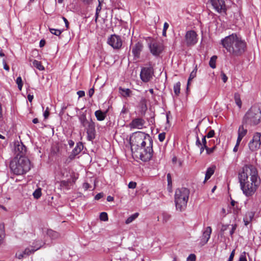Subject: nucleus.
I'll use <instances>...</instances> for the list:
<instances>
[{
  "label": "nucleus",
  "instance_id": "nucleus-1",
  "mask_svg": "<svg viewBox=\"0 0 261 261\" xmlns=\"http://www.w3.org/2000/svg\"><path fill=\"white\" fill-rule=\"evenodd\" d=\"M132 153L143 162H148L153 155V140L147 134L142 132L135 133L130 138Z\"/></svg>",
  "mask_w": 261,
  "mask_h": 261
},
{
  "label": "nucleus",
  "instance_id": "nucleus-64",
  "mask_svg": "<svg viewBox=\"0 0 261 261\" xmlns=\"http://www.w3.org/2000/svg\"><path fill=\"white\" fill-rule=\"evenodd\" d=\"M68 142V145H69V146L70 147H72L74 144V141L71 140H69Z\"/></svg>",
  "mask_w": 261,
  "mask_h": 261
},
{
  "label": "nucleus",
  "instance_id": "nucleus-18",
  "mask_svg": "<svg viewBox=\"0 0 261 261\" xmlns=\"http://www.w3.org/2000/svg\"><path fill=\"white\" fill-rule=\"evenodd\" d=\"M145 122L144 119L141 118L134 119L129 124L132 128L141 129L143 127Z\"/></svg>",
  "mask_w": 261,
  "mask_h": 261
},
{
  "label": "nucleus",
  "instance_id": "nucleus-63",
  "mask_svg": "<svg viewBox=\"0 0 261 261\" xmlns=\"http://www.w3.org/2000/svg\"><path fill=\"white\" fill-rule=\"evenodd\" d=\"M168 28H169V24L166 22H165L164 24L163 30L167 31V30L168 29Z\"/></svg>",
  "mask_w": 261,
  "mask_h": 261
},
{
  "label": "nucleus",
  "instance_id": "nucleus-17",
  "mask_svg": "<svg viewBox=\"0 0 261 261\" xmlns=\"http://www.w3.org/2000/svg\"><path fill=\"white\" fill-rule=\"evenodd\" d=\"M212 231V228L210 226H207L205 228L201 239L200 244L201 245H204L207 243L210 238Z\"/></svg>",
  "mask_w": 261,
  "mask_h": 261
},
{
  "label": "nucleus",
  "instance_id": "nucleus-35",
  "mask_svg": "<svg viewBox=\"0 0 261 261\" xmlns=\"http://www.w3.org/2000/svg\"><path fill=\"white\" fill-rule=\"evenodd\" d=\"M99 219L103 221H107L108 220V216L107 213L102 212L100 214Z\"/></svg>",
  "mask_w": 261,
  "mask_h": 261
},
{
  "label": "nucleus",
  "instance_id": "nucleus-38",
  "mask_svg": "<svg viewBox=\"0 0 261 261\" xmlns=\"http://www.w3.org/2000/svg\"><path fill=\"white\" fill-rule=\"evenodd\" d=\"M246 254L247 253L246 252L244 251L242 252L240 255L239 261H247L246 258Z\"/></svg>",
  "mask_w": 261,
  "mask_h": 261
},
{
  "label": "nucleus",
  "instance_id": "nucleus-40",
  "mask_svg": "<svg viewBox=\"0 0 261 261\" xmlns=\"http://www.w3.org/2000/svg\"><path fill=\"white\" fill-rule=\"evenodd\" d=\"M69 181L66 180H62L61 181L60 186L62 188L68 189L69 186Z\"/></svg>",
  "mask_w": 261,
  "mask_h": 261
},
{
  "label": "nucleus",
  "instance_id": "nucleus-2",
  "mask_svg": "<svg viewBox=\"0 0 261 261\" xmlns=\"http://www.w3.org/2000/svg\"><path fill=\"white\" fill-rule=\"evenodd\" d=\"M241 189L246 196H252L259 184L257 169L252 165H246L239 174Z\"/></svg>",
  "mask_w": 261,
  "mask_h": 261
},
{
  "label": "nucleus",
  "instance_id": "nucleus-19",
  "mask_svg": "<svg viewBox=\"0 0 261 261\" xmlns=\"http://www.w3.org/2000/svg\"><path fill=\"white\" fill-rule=\"evenodd\" d=\"M83 145L81 142H78L76 143V146L72 150L70 155L68 156V159L71 161L73 160L76 155L79 154L83 149Z\"/></svg>",
  "mask_w": 261,
  "mask_h": 261
},
{
  "label": "nucleus",
  "instance_id": "nucleus-44",
  "mask_svg": "<svg viewBox=\"0 0 261 261\" xmlns=\"http://www.w3.org/2000/svg\"><path fill=\"white\" fill-rule=\"evenodd\" d=\"M196 256L194 254H191L187 258V261H195Z\"/></svg>",
  "mask_w": 261,
  "mask_h": 261
},
{
  "label": "nucleus",
  "instance_id": "nucleus-7",
  "mask_svg": "<svg viewBox=\"0 0 261 261\" xmlns=\"http://www.w3.org/2000/svg\"><path fill=\"white\" fill-rule=\"evenodd\" d=\"M154 70L152 66L144 67L140 72V79L144 83L149 82L153 77Z\"/></svg>",
  "mask_w": 261,
  "mask_h": 261
},
{
  "label": "nucleus",
  "instance_id": "nucleus-62",
  "mask_svg": "<svg viewBox=\"0 0 261 261\" xmlns=\"http://www.w3.org/2000/svg\"><path fill=\"white\" fill-rule=\"evenodd\" d=\"M228 226H229L228 225H223L221 230L222 231H225L227 229V227H228Z\"/></svg>",
  "mask_w": 261,
  "mask_h": 261
},
{
  "label": "nucleus",
  "instance_id": "nucleus-22",
  "mask_svg": "<svg viewBox=\"0 0 261 261\" xmlns=\"http://www.w3.org/2000/svg\"><path fill=\"white\" fill-rule=\"evenodd\" d=\"M119 93L123 97H129L132 93V91L128 88H123L121 87L119 88Z\"/></svg>",
  "mask_w": 261,
  "mask_h": 261
},
{
  "label": "nucleus",
  "instance_id": "nucleus-24",
  "mask_svg": "<svg viewBox=\"0 0 261 261\" xmlns=\"http://www.w3.org/2000/svg\"><path fill=\"white\" fill-rule=\"evenodd\" d=\"M46 234L51 240L57 239L60 236L59 232L55 231L52 229H48L47 230Z\"/></svg>",
  "mask_w": 261,
  "mask_h": 261
},
{
  "label": "nucleus",
  "instance_id": "nucleus-56",
  "mask_svg": "<svg viewBox=\"0 0 261 261\" xmlns=\"http://www.w3.org/2000/svg\"><path fill=\"white\" fill-rule=\"evenodd\" d=\"M77 94L79 97H82L85 96V92L84 91H79L77 92Z\"/></svg>",
  "mask_w": 261,
  "mask_h": 261
},
{
  "label": "nucleus",
  "instance_id": "nucleus-58",
  "mask_svg": "<svg viewBox=\"0 0 261 261\" xmlns=\"http://www.w3.org/2000/svg\"><path fill=\"white\" fill-rule=\"evenodd\" d=\"M94 88H91L90 89H89V90L88 91V95L89 96V97H91L93 96V95L94 94Z\"/></svg>",
  "mask_w": 261,
  "mask_h": 261
},
{
  "label": "nucleus",
  "instance_id": "nucleus-47",
  "mask_svg": "<svg viewBox=\"0 0 261 261\" xmlns=\"http://www.w3.org/2000/svg\"><path fill=\"white\" fill-rule=\"evenodd\" d=\"M196 145L197 147L201 146V145H202L201 144V141L200 140V139L197 134L196 135Z\"/></svg>",
  "mask_w": 261,
  "mask_h": 261
},
{
  "label": "nucleus",
  "instance_id": "nucleus-33",
  "mask_svg": "<svg viewBox=\"0 0 261 261\" xmlns=\"http://www.w3.org/2000/svg\"><path fill=\"white\" fill-rule=\"evenodd\" d=\"M102 4L98 3V5L97 6V7L96 8V13H95V22H97V19H98V18L99 17V13L100 11L101 10Z\"/></svg>",
  "mask_w": 261,
  "mask_h": 261
},
{
  "label": "nucleus",
  "instance_id": "nucleus-12",
  "mask_svg": "<svg viewBox=\"0 0 261 261\" xmlns=\"http://www.w3.org/2000/svg\"><path fill=\"white\" fill-rule=\"evenodd\" d=\"M108 43L114 49H119L122 46V41L119 36L112 35L108 39Z\"/></svg>",
  "mask_w": 261,
  "mask_h": 261
},
{
  "label": "nucleus",
  "instance_id": "nucleus-15",
  "mask_svg": "<svg viewBox=\"0 0 261 261\" xmlns=\"http://www.w3.org/2000/svg\"><path fill=\"white\" fill-rule=\"evenodd\" d=\"M143 48V45L141 42L138 41L132 46V53L136 59H139L140 54Z\"/></svg>",
  "mask_w": 261,
  "mask_h": 261
},
{
  "label": "nucleus",
  "instance_id": "nucleus-59",
  "mask_svg": "<svg viewBox=\"0 0 261 261\" xmlns=\"http://www.w3.org/2000/svg\"><path fill=\"white\" fill-rule=\"evenodd\" d=\"M62 19H63V20L65 23L66 28L67 29H68L69 27V22H68L67 19L64 17H62Z\"/></svg>",
  "mask_w": 261,
  "mask_h": 261
},
{
  "label": "nucleus",
  "instance_id": "nucleus-50",
  "mask_svg": "<svg viewBox=\"0 0 261 261\" xmlns=\"http://www.w3.org/2000/svg\"><path fill=\"white\" fill-rule=\"evenodd\" d=\"M221 79H222L223 82L224 83H226L228 79L226 74L222 72L221 74Z\"/></svg>",
  "mask_w": 261,
  "mask_h": 261
},
{
  "label": "nucleus",
  "instance_id": "nucleus-46",
  "mask_svg": "<svg viewBox=\"0 0 261 261\" xmlns=\"http://www.w3.org/2000/svg\"><path fill=\"white\" fill-rule=\"evenodd\" d=\"M137 184L134 181H130L128 185V187L129 189H135L136 187Z\"/></svg>",
  "mask_w": 261,
  "mask_h": 261
},
{
  "label": "nucleus",
  "instance_id": "nucleus-51",
  "mask_svg": "<svg viewBox=\"0 0 261 261\" xmlns=\"http://www.w3.org/2000/svg\"><path fill=\"white\" fill-rule=\"evenodd\" d=\"M26 255H27V254H24V251H23V252H20V253H17L16 255L17 256V257L19 258V259H21L24 256Z\"/></svg>",
  "mask_w": 261,
  "mask_h": 261
},
{
  "label": "nucleus",
  "instance_id": "nucleus-13",
  "mask_svg": "<svg viewBox=\"0 0 261 261\" xmlns=\"http://www.w3.org/2000/svg\"><path fill=\"white\" fill-rule=\"evenodd\" d=\"M185 41L188 46H193L198 41L197 35L194 31H188L185 35Z\"/></svg>",
  "mask_w": 261,
  "mask_h": 261
},
{
  "label": "nucleus",
  "instance_id": "nucleus-32",
  "mask_svg": "<svg viewBox=\"0 0 261 261\" xmlns=\"http://www.w3.org/2000/svg\"><path fill=\"white\" fill-rule=\"evenodd\" d=\"M234 100L237 105L240 108L242 106V101L238 93L234 94Z\"/></svg>",
  "mask_w": 261,
  "mask_h": 261
},
{
  "label": "nucleus",
  "instance_id": "nucleus-34",
  "mask_svg": "<svg viewBox=\"0 0 261 261\" xmlns=\"http://www.w3.org/2000/svg\"><path fill=\"white\" fill-rule=\"evenodd\" d=\"M33 196L35 198L38 199L41 196V190L40 188L36 189L33 193Z\"/></svg>",
  "mask_w": 261,
  "mask_h": 261
},
{
  "label": "nucleus",
  "instance_id": "nucleus-21",
  "mask_svg": "<svg viewBox=\"0 0 261 261\" xmlns=\"http://www.w3.org/2000/svg\"><path fill=\"white\" fill-rule=\"evenodd\" d=\"M216 167L215 166L208 167L206 171L204 182L209 179L212 175L214 173Z\"/></svg>",
  "mask_w": 261,
  "mask_h": 261
},
{
  "label": "nucleus",
  "instance_id": "nucleus-23",
  "mask_svg": "<svg viewBox=\"0 0 261 261\" xmlns=\"http://www.w3.org/2000/svg\"><path fill=\"white\" fill-rule=\"evenodd\" d=\"M79 120L81 122V124L84 127H86L89 126L90 123L91 122V120L89 121L86 117V115L85 114H82L79 117Z\"/></svg>",
  "mask_w": 261,
  "mask_h": 261
},
{
  "label": "nucleus",
  "instance_id": "nucleus-57",
  "mask_svg": "<svg viewBox=\"0 0 261 261\" xmlns=\"http://www.w3.org/2000/svg\"><path fill=\"white\" fill-rule=\"evenodd\" d=\"M198 147L199 148L200 153V154H201L203 152L204 149L206 150V148H207V145H204V146L201 145V146H199Z\"/></svg>",
  "mask_w": 261,
  "mask_h": 261
},
{
  "label": "nucleus",
  "instance_id": "nucleus-28",
  "mask_svg": "<svg viewBox=\"0 0 261 261\" xmlns=\"http://www.w3.org/2000/svg\"><path fill=\"white\" fill-rule=\"evenodd\" d=\"M139 215L138 213H136L130 216L126 220L125 223L128 224L134 221Z\"/></svg>",
  "mask_w": 261,
  "mask_h": 261
},
{
  "label": "nucleus",
  "instance_id": "nucleus-53",
  "mask_svg": "<svg viewBox=\"0 0 261 261\" xmlns=\"http://www.w3.org/2000/svg\"><path fill=\"white\" fill-rule=\"evenodd\" d=\"M201 144L202 146L207 145V142L206 140V136H202Z\"/></svg>",
  "mask_w": 261,
  "mask_h": 261
},
{
  "label": "nucleus",
  "instance_id": "nucleus-54",
  "mask_svg": "<svg viewBox=\"0 0 261 261\" xmlns=\"http://www.w3.org/2000/svg\"><path fill=\"white\" fill-rule=\"evenodd\" d=\"M102 197H103V193H99L96 195V196H95V199L98 200L101 199Z\"/></svg>",
  "mask_w": 261,
  "mask_h": 261
},
{
  "label": "nucleus",
  "instance_id": "nucleus-42",
  "mask_svg": "<svg viewBox=\"0 0 261 261\" xmlns=\"http://www.w3.org/2000/svg\"><path fill=\"white\" fill-rule=\"evenodd\" d=\"M231 226H232V228H231V230L229 232V234L232 237V235L233 234V233H234L235 230L237 229V225L236 224H232L231 225Z\"/></svg>",
  "mask_w": 261,
  "mask_h": 261
},
{
  "label": "nucleus",
  "instance_id": "nucleus-55",
  "mask_svg": "<svg viewBox=\"0 0 261 261\" xmlns=\"http://www.w3.org/2000/svg\"><path fill=\"white\" fill-rule=\"evenodd\" d=\"M243 137H241L240 136H238V138H237V142H236V145L237 146H239L240 144V143L242 141V140L243 139Z\"/></svg>",
  "mask_w": 261,
  "mask_h": 261
},
{
  "label": "nucleus",
  "instance_id": "nucleus-29",
  "mask_svg": "<svg viewBox=\"0 0 261 261\" xmlns=\"http://www.w3.org/2000/svg\"><path fill=\"white\" fill-rule=\"evenodd\" d=\"M217 59V57L216 56H213L210 59V60L209 62V65L213 69H214L216 68V62Z\"/></svg>",
  "mask_w": 261,
  "mask_h": 261
},
{
  "label": "nucleus",
  "instance_id": "nucleus-14",
  "mask_svg": "<svg viewBox=\"0 0 261 261\" xmlns=\"http://www.w3.org/2000/svg\"><path fill=\"white\" fill-rule=\"evenodd\" d=\"M45 244V243H42L40 240H36L33 243L32 246L30 248H27L24 250V253L27 254V255H29L39 249Z\"/></svg>",
  "mask_w": 261,
  "mask_h": 261
},
{
  "label": "nucleus",
  "instance_id": "nucleus-3",
  "mask_svg": "<svg viewBox=\"0 0 261 261\" xmlns=\"http://www.w3.org/2000/svg\"><path fill=\"white\" fill-rule=\"evenodd\" d=\"M221 44L232 56H242L246 50L247 43L240 35L233 33L221 40Z\"/></svg>",
  "mask_w": 261,
  "mask_h": 261
},
{
  "label": "nucleus",
  "instance_id": "nucleus-45",
  "mask_svg": "<svg viewBox=\"0 0 261 261\" xmlns=\"http://www.w3.org/2000/svg\"><path fill=\"white\" fill-rule=\"evenodd\" d=\"M158 138L160 142H163L165 138V133H162L160 134L158 136Z\"/></svg>",
  "mask_w": 261,
  "mask_h": 261
},
{
  "label": "nucleus",
  "instance_id": "nucleus-26",
  "mask_svg": "<svg viewBox=\"0 0 261 261\" xmlns=\"http://www.w3.org/2000/svg\"><path fill=\"white\" fill-rule=\"evenodd\" d=\"M5 231L4 229V226L3 224H0V246L3 243L4 239L5 238Z\"/></svg>",
  "mask_w": 261,
  "mask_h": 261
},
{
  "label": "nucleus",
  "instance_id": "nucleus-61",
  "mask_svg": "<svg viewBox=\"0 0 261 261\" xmlns=\"http://www.w3.org/2000/svg\"><path fill=\"white\" fill-rule=\"evenodd\" d=\"M169 216L167 214H164L163 215V221L164 222H167V220L169 219Z\"/></svg>",
  "mask_w": 261,
  "mask_h": 261
},
{
  "label": "nucleus",
  "instance_id": "nucleus-4",
  "mask_svg": "<svg viewBox=\"0 0 261 261\" xmlns=\"http://www.w3.org/2000/svg\"><path fill=\"white\" fill-rule=\"evenodd\" d=\"M261 121V103L253 105L244 115L242 123L256 125Z\"/></svg>",
  "mask_w": 261,
  "mask_h": 261
},
{
  "label": "nucleus",
  "instance_id": "nucleus-31",
  "mask_svg": "<svg viewBox=\"0 0 261 261\" xmlns=\"http://www.w3.org/2000/svg\"><path fill=\"white\" fill-rule=\"evenodd\" d=\"M197 69L193 70L190 73L188 79L187 83V89H188L189 85H190V81H192L196 76Z\"/></svg>",
  "mask_w": 261,
  "mask_h": 261
},
{
  "label": "nucleus",
  "instance_id": "nucleus-10",
  "mask_svg": "<svg viewBox=\"0 0 261 261\" xmlns=\"http://www.w3.org/2000/svg\"><path fill=\"white\" fill-rule=\"evenodd\" d=\"M212 5L216 11L226 14V6L224 0H210Z\"/></svg>",
  "mask_w": 261,
  "mask_h": 261
},
{
  "label": "nucleus",
  "instance_id": "nucleus-39",
  "mask_svg": "<svg viewBox=\"0 0 261 261\" xmlns=\"http://www.w3.org/2000/svg\"><path fill=\"white\" fill-rule=\"evenodd\" d=\"M215 149H216V146H213L212 147H209L207 145V148H206V153L207 154H210L212 153L214 151Z\"/></svg>",
  "mask_w": 261,
  "mask_h": 261
},
{
  "label": "nucleus",
  "instance_id": "nucleus-6",
  "mask_svg": "<svg viewBox=\"0 0 261 261\" xmlns=\"http://www.w3.org/2000/svg\"><path fill=\"white\" fill-rule=\"evenodd\" d=\"M190 191L186 188L177 189L175 193V203L177 210L183 211L187 207Z\"/></svg>",
  "mask_w": 261,
  "mask_h": 261
},
{
  "label": "nucleus",
  "instance_id": "nucleus-11",
  "mask_svg": "<svg viewBox=\"0 0 261 261\" xmlns=\"http://www.w3.org/2000/svg\"><path fill=\"white\" fill-rule=\"evenodd\" d=\"M260 133H255L252 138V139L248 144L249 148L251 151H255L259 148L261 145Z\"/></svg>",
  "mask_w": 261,
  "mask_h": 261
},
{
  "label": "nucleus",
  "instance_id": "nucleus-5",
  "mask_svg": "<svg viewBox=\"0 0 261 261\" xmlns=\"http://www.w3.org/2000/svg\"><path fill=\"white\" fill-rule=\"evenodd\" d=\"M10 168L16 175H22L30 169V162L25 157L15 158L11 161Z\"/></svg>",
  "mask_w": 261,
  "mask_h": 261
},
{
  "label": "nucleus",
  "instance_id": "nucleus-60",
  "mask_svg": "<svg viewBox=\"0 0 261 261\" xmlns=\"http://www.w3.org/2000/svg\"><path fill=\"white\" fill-rule=\"evenodd\" d=\"M45 41L43 39L41 40L39 42V46L40 47H42L45 45Z\"/></svg>",
  "mask_w": 261,
  "mask_h": 261
},
{
  "label": "nucleus",
  "instance_id": "nucleus-43",
  "mask_svg": "<svg viewBox=\"0 0 261 261\" xmlns=\"http://www.w3.org/2000/svg\"><path fill=\"white\" fill-rule=\"evenodd\" d=\"M167 181H168V186L169 187H171V184H172V179H171V174L170 173L167 174Z\"/></svg>",
  "mask_w": 261,
  "mask_h": 261
},
{
  "label": "nucleus",
  "instance_id": "nucleus-16",
  "mask_svg": "<svg viewBox=\"0 0 261 261\" xmlns=\"http://www.w3.org/2000/svg\"><path fill=\"white\" fill-rule=\"evenodd\" d=\"M87 129V138L88 140L92 141L95 138V123L91 120L89 126L85 127Z\"/></svg>",
  "mask_w": 261,
  "mask_h": 261
},
{
  "label": "nucleus",
  "instance_id": "nucleus-49",
  "mask_svg": "<svg viewBox=\"0 0 261 261\" xmlns=\"http://www.w3.org/2000/svg\"><path fill=\"white\" fill-rule=\"evenodd\" d=\"M49 115V109L47 108L45 111L44 112L43 116L45 119H47Z\"/></svg>",
  "mask_w": 261,
  "mask_h": 261
},
{
  "label": "nucleus",
  "instance_id": "nucleus-30",
  "mask_svg": "<svg viewBox=\"0 0 261 261\" xmlns=\"http://www.w3.org/2000/svg\"><path fill=\"white\" fill-rule=\"evenodd\" d=\"M174 92L176 96H178L180 93V83L179 82H177L173 87Z\"/></svg>",
  "mask_w": 261,
  "mask_h": 261
},
{
  "label": "nucleus",
  "instance_id": "nucleus-37",
  "mask_svg": "<svg viewBox=\"0 0 261 261\" xmlns=\"http://www.w3.org/2000/svg\"><path fill=\"white\" fill-rule=\"evenodd\" d=\"M50 32L56 36H59L62 32V30L55 29H49Z\"/></svg>",
  "mask_w": 261,
  "mask_h": 261
},
{
  "label": "nucleus",
  "instance_id": "nucleus-20",
  "mask_svg": "<svg viewBox=\"0 0 261 261\" xmlns=\"http://www.w3.org/2000/svg\"><path fill=\"white\" fill-rule=\"evenodd\" d=\"M107 111L102 112L101 110H97L95 112V115L98 121L105 120L107 116Z\"/></svg>",
  "mask_w": 261,
  "mask_h": 261
},
{
  "label": "nucleus",
  "instance_id": "nucleus-48",
  "mask_svg": "<svg viewBox=\"0 0 261 261\" xmlns=\"http://www.w3.org/2000/svg\"><path fill=\"white\" fill-rule=\"evenodd\" d=\"M234 254H235V250L233 249L230 254V256H229V257L228 258V260L227 261H232L233 259V257H234Z\"/></svg>",
  "mask_w": 261,
  "mask_h": 261
},
{
  "label": "nucleus",
  "instance_id": "nucleus-52",
  "mask_svg": "<svg viewBox=\"0 0 261 261\" xmlns=\"http://www.w3.org/2000/svg\"><path fill=\"white\" fill-rule=\"evenodd\" d=\"M3 65H4V68L7 70V71H9V66L6 63V61L5 60H3Z\"/></svg>",
  "mask_w": 261,
  "mask_h": 261
},
{
  "label": "nucleus",
  "instance_id": "nucleus-41",
  "mask_svg": "<svg viewBox=\"0 0 261 261\" xmlns=\"http://www.w3.org/2000/svg\"><path fill=\"white\" fill-rule=\"evenodd\" d=\"M215 131L213 129H211L205 136L206 138H211L214 136Z\"/></svg>",
  "mask_w": 261,
  "mask_h": 261
},
{
  "label": "nucleus",
  "instance_id": "nucleus-9",
  "mask_svg": "<svg viewBox=\"0 0 261 261\" xmlns=\"http://www.w3.org/2000/svg\"><path fill=\"white\" fill-rule=\"evenodd\" d=\"M14 152L16 157H25L27 152L26 146L21 142L18 140L14 142Z\"/></svg>",
  "mask_w": 261,
  "mask_h": 261
},
{
  "label": "nucleus",
  "instance_id": "nucleus-25",
  "mask_svg": "<svg viewBox=\"0 0 261 261\" xmlns=\"http://www.w3.org/2000/svg\"><path fill=\"white\" fill-rule=\"evenodd\" d=\"M245 124L242 123L241 125L239 127L238 130V136L244 138L247 134L248 130L244 127Z\"/></svg>",
  "mask_w": 261,
  "mask_h": 261
},
{
  "label": "nucleus",
  "instance_id": "nucleus-8",
  "mask_svg": "<svg viewBox=\"0 0 261 261\" xmlns=\"http://www.w3.org/2000/svg\"><path fill=\"white\" fill-rule=\"evenodd\" d=\"M151 53L154 56H159L164 50V45L162 42L153 41L149 44Z\"/></svg>",
  "mask_w": 261,
  "mask_h": 261
},
{
  "label": "nucleus",
  "instance_id": "nucleus-36",
  "mask_svg": "<svg viewBox=\"0 0 261 261\" xmlns=\"http://www.w3.org/2000/svg\"><path fill=\"white\" fill-rule=\"evenodd\" d=\"M16 83L18 85V88L19 90H21L23 86V83L21 76H18L16 80Z\"/></svg>",
  "mask_w": 261,
  "mask_h": 261
},
{
  "label": "nucleus",
  "instance_id": "nucleus-27",
  "mask_svg": "<svg viewBox=\"0 0 261 261\" xmlns=\"http://www.w3.org/2000/svg\"><path fill=\"white\" fill-rule=\"evenodd\" d=\"M33 65L34 67H36L37 69L40 71L44 70V67L42 65L41 62L37 60H34L33 61Z\"/></svg>",
  "mask_w": 261,
  "mask_h": 261
}]
</instances>
